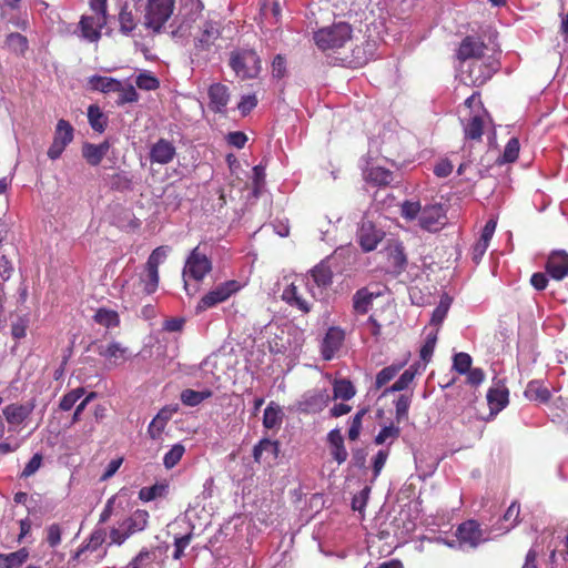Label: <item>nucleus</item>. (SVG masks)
Wrapping results in <instances>:
<instances>
[{"label":"nucleus","mask_w":568,"mask_h":568,"mask_svg":"<svg viewBox=\"0 0 568 568\" xmlns=\"http://www.w3.org/2000/svg\"><path fill=\"white\" fill-rule=\"evenodd\" d=\"M372 52L366 49V47L363 45H355L352 49L351 58L344 57V60H347L348 63L353 64L354 67H363V64H366L367 61L371 58Z\"/></svg>","instance_id":"50"},{"label":"nucleus","mask_w":568,"mask_h":568,"mask_svg":"<svg viewBox=\"0 0 568 568\" xmlns=\"http://www.w3.org/2000/svg\"><path fill=\"white\" fill-rule=\"evenodd\" d=\"M345 341V333L341 327H328L321 345V353L324 361H332Z\"/></svg>","instance_id":"13"},{"label":"nucleus","mask_w":568,"mask_h":568,"mask_svg":"<svg viewBox=\"0 0 568 568\" xmlns=\"http://www.w3.org/2000/svg\"><path fill=\"white\" fill-rule=\"evenodd\" d=\"M150 518V514L145 509H136L130 517L122 520V528L126 529L128 538L135 531L144 530Z\"/></svg>","instance_id":"25"},{"label":"nucleus","mask_w":568,"mask_h":568,"mask_svg":"<svg viewBox=\"0 0 568 568\" xmlns=\"http://www.w3.org/2000/svg\"><path fill=\"white\" fill-rule=\"evenodd\" d=\"M438 338V329L433 331L432 333H428L420 349H419V357L424 362H429L432 358V355L434 353V348L436 346V342Z\"/></svg>","instance_id":"51"},{"label":"nucleus","mask_w":568,"mask_h":568,"mask_svg":"<svg viewBox=\"0 0 568 568\" xmlns=\"http://www.w3.org/2000/svg\"><path fill=\"white\" fill-rule=\"evenodd\" d=\"M176 148L165 138H160L150 149L149 159L151 162L169 163L174 159Z\"/></svg>","instance_id":"17"},{"label":"nucleus","mask_w":568,"mask_h":568,"mask_svg":"<svg viewBox=\"0 0 568 568\" xmlns=\"http://www.w3.org/2000/svg\"><path fill=\"white\" fill-rule=\"evenodd\" d=\"M210 108L215 112H224L230 102V89L223 83H213L209 89Z\"/></svg>","instance_id":"20"},{"label":"nucleus","mask_w":568,"mask_h":568,"mask_svg":"<svg viewBox=\"0 0 568 568\" xmlns=\"http://www.w3.org/2000/svg\"><path fill=\"white\" fill-rule=\"evenodd\" d=\"M135 84L141 90H156L160 87V81L150 72H142L136 77Z\"/></svg>","instance_id":"57"},{"label":"nucleus","mask_w":568,"mask_h":568,"mask_svg":"<svg viewBox=\"0 0 568 568\" xmlns=\"http://www.w3.org/2000/svg\"><path fill=\"white\" fill-rule=\"evenodd\" d=\"M383 239V233L377 231L372 222H364L359 227L358 242L363 251H373Z\"/></svg>","instance_id":"21"},{"label":"nucleus","mask_w":568,"mask_h":568,"mask_svg":"<svg viewBox=\"0 0 568 568\" xmlns=\"http://www.w3.org/2000/svg\"><path fill=\"white\" fill-rule=\"evenodd\" d=\"M88 120L91 128L97 132H104L109 124L106 114L103 113L98 104H90L88 109Z\"/></svg>","instance_id":"35"},{"label":"nucleus","mask_w":568,"mask_h":568,"mask_svg":"<svg viewBox=\"0 0 568 568\" xmlns=\"http://www.w3.org/2000/svg\"><path fill=\"white\" fill-rule=\"evenodd\" d=\"M374 297L375 295L368 288L357 290L353 295L354 312L356 314H366L373 304Z\"/></svg>","instance_id":"30"},{"label":"nucleus","mask_w":568,"mask_h":568,"mask_svg":"<svg viewBox=\"0 0 568 568\" xmlns=\"http://www.w3.org/2000/svg\"><path fill=\"white\" fill-rule=\"evenodd\" d=\"M334 398L351 399L356 394V388L347 378H339L333 385Z\"/></svg>","instance_id":"43"},{"label":"nucleus","mask_w":568,"mask_h":568,"mask_svg":"<svg viewBox=\"0 0 568 568\" xmlns=\"http://www.w3.org/2000/svg\"><path fill=\"white\" fill-rule=\"evenodd\" d=\"M331 399L329 392L327 388H313L302 395L300 400L294 405L295 409L305 415L311 413H321L326 408Z\"/></svg>","instance_id":"7"},{"label":"nucleus","mask_w":568,"mask_h":568,"mask_svg":"<svg viewBox=\"0 0 568 568\" xmlns=\"http://www.w3.org/2000/svg\"><path fill=\"white\" fill-rule=\"evenodd\" d=\"M486 398L490 418H494L501 409L506 408L509 402V388L503 381L495 382L493 387L488 388Z\"/></svg>","instance_id":"12"},{"label":"nucleus","mask_w":568,"mask_h":568,"mask_svg":"<svg viewBox=\"0 0 568 568\" xmlns=\"http://www.w3.org/2000/svg\"><path fill=\"white\" fill-rule=\"evenodd\" d=\"M106 537V532L104 529H95L92 531L88 542L80 547L78 554H81V551L85 550H98L99 547H101L102 544H104Z\"/></svg>","instance_id":"56"},{"label":"nucleus","mask_w":568,"mask_h":568,"mask_svg":"<svg viewBox=\"0 0 568 568\" xmlns=\"http://www.w3.org/2000/svg\"><path fill=\"white\" fill-rule=\"evenodd\" d=\"M103 19L95 16H82L78 23L80 37L88 41H99L102 37Z\"/></svg>","instance_id":"16"},{"label":"nucleus","mask_w":568,"mask_h":568,"mask_svg":"<svg viewBox=\"0 0 568 568\" xmlns=\"http://www.w3.org/2000/svg\"><path fill=\"white\" fill-rule=\"evenodd\" d=\"M192 538H193V534H185L184 536L174 538L173 558L175 560H180V558H182L184 550L186 547H189Z\"/></svg>","instance_id":"63"},{"label":"nucleus","mask_w":568,"mask_h":568,"mask_svg":"<svg viewBox=\"0 0 568 568\" xmlns=\"http://www.w3.org/2000/svg\"><path fill=\"white\" fill-rule=\"evenodd\" d=\"M450 297L445 295L440 297L438 305L434 308L430 316V324L436 325V328H438V325L443 324L444 320L446 318L450 310Z\"/></svg>","instance_id":"44"},{"label":"nucleus","mask_w":568,"mask_h":568,"mask_svg":"<svg viewBox=\"0 0 568 568\" xmlns=\"http://www.w3.org/2000/svg\"><path fill=\"white\" fill-rule=\"evenodd\" d=\"M92 90L111 92L120 90L121 80L112 79V77L92 75L89 79Z\"/></svg>","instance_id":"37"},{"label":"nucleus","mask_w":568,"mask_h":568,"mask_svg":"<svg viewBox=\"0 0 568 568\" xmlns=\"http://www.w3.org/2000/svg\"><path fill=\"white\" fill-rule=\"evenodd\" d=\"M351 39L352 28L346 22L324 27L314 33V41L323 51H336L338 48L345 47Z\"/></svg>","instance_id":"2"},{"label":"nucleus","mask_w":568,"mask_h":568,"mask_svg":"<svg viewBox=\"0 0 568 568\" xmlns=\"http://www.w3.org/2000/svg\"><path fill=\"white\" fill-rule=\"evenodd\" d=\"M159 271L149 256L145 264V273L142 276L144 292H146V294H152V292H155L159 287Z\"/></svg>","instance_id":"33"},{"label":"nucleus","mask_w":568,"mask_h":568,"mask_svg":"<svg viewBox=\"0 0 568 568\" xmlns=\"http://www.w3.org/2000/svg\"><path fill=\"white\" fill-rule=\"evenodd\" d=\"M389 262L397 273L404 271L407 266V257L403 248H395L389 254Z\"/></svg>","instance_id":"60"},{"label":"nucleus","mask_w":568,"mask_h":568,"mask_svg":"<svg viewBox=\"0 0 568 568\" xmlns=\"http://www.w3.org/2000/svg\"><path fill=\"white\" fill-rule=\"evenodd\" d=\"M545 271L552 280H565L568 276V252L552 250L545 262Z\"/></svg>","instance_id":"11"},{"label":"nucleus","mask_w":568,"mask_h":568,"mask_svg":"<svg viewBox=\"0 0 568 568\" xmlns=\"http://www.w3.org/2000/svg\"><path fill=\"white\" fill-rule=\"evenodd\" d=\"M473 365V357L468 353H457L453 358V368L464 375L467 374Z\"/></svg>","instance_id":"55"},{"label":"nucleus","mask_w":568,"mask_h":568,"mask_svg":"<svg viewBox=\"0 0 568 568\" xmlns=\"http://www.w3.org/2000/svg\"><path fill=\"white\" fill-rule=\"evenodd\" d=\"M364 179L372 185L387 186L394 182V173L390 169L382 166H371L364 170Z\"/></svg>","instance_id":"23"},{"label":"nucleus","mask_w":568,"mask_h":568,"mask_svg":"<svg viewBox=\"0 0 568 568\" xmlns=\"http://www.w3.org/2000/svg\"><path fill=\"white\" fill-rule=\"evenodd\" d=\"M484 119L480 114L471 116L468 123L465 124V138L480 141L484 132Z\"/></svg>","instance_id":"42"},{"label":"nucleus","mask_w":568,"mask_h":568,"mask_svg":"<svg viewBox=\"0 0 568 568\" xmlns=\"http://www.w3.org/2000/svg\"><path fill=\"white\" fill-rule=\"evenodd\" d=\"M242 285L236 280H229L227 282L220 283V285L215 286L214 290L209 291L202 296L195 307L196 313L206 311V308L214 307V305L224 303L235 294V292L240 291Z\"/></svg>","instance_id":"5"},{"label":"nucleus","mask_w":568,"mask_h":568,"mask_svg":"<svg viewBox=\"0 0 568 568\" xmlns=\"http://www.w3.org/2000/svg\"><path fill=\"white\" fill-rule=\"evenodd\" d=\"M287 74V65L286 60L282 53H277L272 62V77L277 78L281 80V78L286 77Z\"/></svg>","instance_id":"62"},{"label":"nucleus","mask_w":568,"mask_h":568,"mask_svg":"<svg viewBox=\"0 0 568 568\" xmlns=\"http://www.w3.org/2000/svg\"><path fill=\"white\" fill-rule=\"evenodd\" d=\"M110 187L119 192H125V190H132L133 180L125 171L114 172L110 175Z\"/></svg>","instance_id":"46"},{"label":"nucleus","mask_w":568,"mask_h":568,"mask_svg":"<svg viewBox=\"0 0 568 568\" xmlns=\"http://www.w3.org/2000/svg\"><path fill=\"white\" fill-rule=\"evenodd\" d=\"M185 453V446L182 443H176L171 446L169 452L165 453L163 457V465L166 469H172V467L176 466L181 458Z\"/></svg>","instance_id":"48"},{"label":"nucleus","mask_w":568,"mask_h":568,"mask_svg":"<svg viewBox=\"0 0 568 568\" xmlns=\"http://www.w3.org/2000/svg\"><path fill=\"white\" fill-rule=\"evenodd\" d=\"M402 367L403 364H392L390 366L381 368V371L376 374L375 387L382 388V386L387 385L390 379L398 375Z\"/></svg>","instance_id":"47"},{"label":"nucleus","mask_w":568,"mask_h":568,"mask_svg":"<svg viewBox=\"0 0 568 568\" xmlns=\"http://www.w3.org/2000/svg\"><path fill=\"white\" fill-rule=\"evenodd\" d=\"M311 275L315 284L320 287H327L333 283L334 273L326 260H322V262L317 263V265L311 270Z\"/></svg>","instance_id":"27"},{"label":"nucleus","mask_w":568,"mask_h":568,"mask_svg":"<svg viewBox=\"0 0 568 568\" xmlns=\"http://www.w3.org/2000/svg\"><path fill=\"white\" fill-rule=\"evenodd\" d=\"M176 408L163 407L158 412L155 417L148 425V434L152 439H159L161 437L168 422L172 418Z\"/></svg>","instance_id":"24"},{"label":"nucleus","mask_w":568,"mask_h":568,"mask_svg":"<svg viewBox=\"0 0 568 568\" xmlns=\"http://www.w3.org/2000/svg\"><path fill=\"white\" fill-rule=\"evenodd\" d=\"M524 394L528 399H535L536 402L547 403L551 397L550 390L540 381L528 382Z\"/></svg>","instance_id":"29"},{"label":"nucleus","mask_w":568,"mask_h":568,"mask_svg":"<svg viewBox=\"0 0 568 568\" xmlns=\"http://www.w3.org/2000/svg\"><path fill=\"white\" fill-rule=\"evenodd\" d=\"M416 374L417 371L413 366L406 368L393 385L384 389L383 395H389V393L393 392H403V389H407L410 383L414 382Z\"/></svg>","instance_id":"36"},{"label":"nucleus","mask_w":568,"mask_h":568,"mask_svg":"<svg viewBox=\"0 0 568 568\" xmlns=\"http://www.w3.org/2000/svg\"><path fill=\"white\" fill-rule=\"evenodd\" d=\"M213 395L212 390H193V388H185L181 392V402L187 406H196L204 399L210 398Z\"/></svg>","instance_id":"40"},{"label":"nucleus","mask_w":568,"mask_h":568,"mask_svg":"<svg viewBox=\"0 0 568 568\" xmlns=\"http://www.w3.org/2000/svg\"><path fill=\"white\" fill-rule=\"evenodd\" d=\"M220 33L221 31L219 27L212 24V22H205L201 34L196 39L195 45L202 50H205V48H210L211 44H213L215 40L219 39Z\"/></svg>","instance_id":"32"},{"label":"nucleus","mask_w":568,"mask_h":568,"mask_svg":"<svg viewBox=\"0 0 568 568\" xmlns=\"http://www.w3.org/2000/svg\"><path fill=\"white\" fill-rule=\"evenodd\" d=\"M156 558L154 552L150 550H141L140 554L130 562V568H154L153 564Z\"/></svg>","instance_id":"54"},{"label":"nucleus","mask_w":568,"mask_h":568,"mask_svg":"<svg viewBox=\"0 0 568 568\" xmlns=\"http://www.w3.org/2000/svg\"><path fill=\"white\" fill-rule=\"evenodd\" d=\"M34 402L28 404H10L2 409V414L10 425H21L29 418L34 409Z\"/></svg>","instance_id":"18"},{"label":"nucleus","mask_w":568,"mask_h":568,"mask_svg":"<svg viewBox=\"0 0 568 568\" xmlns=\"http://www.w3.org/2000/svg\"><path fill=\"white\" fill-rule=\"evenodd\" d=\"M456 536L460 545L476 548L485 540L484 531L478 520L469 519L459 524L456 529Z\"/></svg>","instance_id":"9"},{"label":"nucleus","mask_w":568,"mask_h":568,"mask_svg":"<svg viewBox=\"0 0 568 568\" xmlns=\"http://www.w3.org/2000/svg\"><path fill=\"white\" fill-rule=\"evenodd\" d=\"M84 393L85 390L83 387H77L70 392H67V394L62 396L59 403L60 409H62L63 412H69V409L73 408L75 403L79 402V399L81 398V396L84 395Z\"/></svg>","instance_id":"52"},{"label":"nucleus","mask_w":568,"mask_h":568,"mask_svg":"<svg viewBox=\"0 0 568 568\" xmlns=\"http://www.w3.org/2000/svg\"><path fill=\"white\" fill-rule=\"evenodd\" d=\"M282 298L285 303L300 308L302 312H310L312 308L307 300L301 295L298 286L294 285V283L283 290Z\"/></svg>","instance_id":"26"},{"label":"nucleus","mask_w":568,"mask_h":568,"mask_svg":"<svg viewBox=\"0 0 568 568\" xmlns=\"http://www.w3.org/2000/svg\"><path fill=\"white\" fill-rule=\"evenodd\" d=\"M489 50L483 39L476 36H466L459 43L456 51V57L460 61H475L478 57H486V51Z\"/></svg>","instance_id":"10"},{"label":"nucleus","mask_w":568,"mask_h":568,"mask_svg":"<svg viewBox=\"0 0 568 568\" xmlns=\"http://www.w3.org/2000/svg\"><path fill=\"white\" fill-rule=\"evenodd\" d=\"M445 220L446 211L442 204L426 205L420 211L419 225L425 230H438Z\"/></svg>","instance_id":"14"},{"label":"nucleus","mask_w":568,"mask_h":568,"mask_svg":"<svg viewBox=\"0 0 568 568\" xmlns=\"http://www.w3.org/2000/svg\"><path fill=\"white\" fill-rule=\"evenodd\" d=\"M175 0H148L144 7L142 26L149 32L161 33L164 24L174 12Z\"/></svg>","instance_id":"1"},{"label":"nucleus","mask_w":568,"mask_h":568,"mask_svg":"<svg viewBox=\"0 0 568 568\" xmlns=\"http://www.w3.org/2000/svg\"><path fill=\"white\" fill-rule=\"evenodd\" d=\"M264 450L272 453L274 457L280 456V442L277 439L262 438L253 446V458L261 463Z\"/></svg>","instance_id":"31"},{"label":"nucleus","mask_w":568,"mask_h":568,"mask_svg":"<svg viewBox=\"0 0 568 568\" xmlns=\"http://www.w3.org/2000/svg\"><path fill=\"white\" fill-rule=\"evenodd\" d=\"M30 552L26 547L10 554H0V568H19L28 560Z\"/></svg>","instance_id":"28"},{"label":"nucleus","mask_w":568,"mask_h":568,"mask_svg":"<svg viewBox=\"0 0 568 568\" xmlns=\"http://www.w3.org/2000/svg\"><path fill=\"white\" fill-rule=\"evenodd\" d=\"M400 435V426L390 424L383 426L374 438L375 444H384L387 439H397Z\"/></svg>","instance_id":"53"},{"label":"nucleus","mask_w":568,"mask_h":568,"mask_svg":"<svg viewBox=\"0 0 568 568\" xmlns=\"http://www.w3.org/2000/svg\"><path fill=\"white\" fill-rule=\"evenodd\" d=\"M326 442L333 459H335L337 464L345 463V460H347L348 452L345 447V439L339 428H333V430L328 432Z\"/></svg>","instance_id":"19"},{"label":"nucleus","mask_w":568,"mask_h":568,"mask_svg":"<svg viewBox=\"0 0 568 568\" xmlns=\"http://www.w3.org/2000/svg\"><path fill=\"white\" fill-rule=\"evenodd\" d=\"M111 144L108 140L103 141L100 144L94 143H83L81 153L90 165H99L102 159L108 154Z\"/></svg>","instance_id":"22"},{"label":"nucleus","mask_w":568,"mask_h":568,"mask_svg":"<svg viewBox=\"0 0 568 568\" xmlns=\"http://www.w3.org/2000/svg\"><path fill=\"white\" fill-rule=\"evenodd\" d=\"M520 142L518 138H510L505 145L501 156L497 160L499 163L515 162L519 156Z\"/></svg>","instance_id":"49"},{"label":"nucleus","mask_w":568,"mask_h":568,"mask_svg":"<svg viewBox=\"0 0 568 568\" xmlns=\"http://www.w3.org/2000/svg\"><path fill=\"white\" fill-rule=\"evenodd\" d=\"M74 138V128L67 120H59L55 125L53 140L48 149V156L54 159L61 158L65 148Z\"/></svg>","instance_id":"8"},{"label":"nucleus","mask_w":568,"mask_h":568,"mask_svg":"<svg viewBox=\"0 0 568 568\" xmlns=\"http://www.w3.org/2000/svg\"><path fill=\"white\" fill-rule=\"evenodd\" d=\"M119 21H120V31L122 33H131L133 32L134 28H136V18L132 11V9H129L128 4H124L119 13Z\"/></svg>","instance_id":"45"},{"label":"nucleus","mask_w":568,"mask_h":568,"mask_svg":"<svg viewBox=\"0 0 568 568\" xmlns=\"http://www.w3.org/2000/svg\"><path fill=\"white\" fill-rule=\"evenodd\" d=\"M283 423V414L281 407L275 405L274 402H271L268 406L265 408L262 424L267 429H275V427L282 426Z\"/></svg>","instance_id":"34"},{"label":"nucleus","mask_w":568,"mask_h":568,"mask_svg":"<svg viewBox=\"0 0 568 568\" xmlns=\"http://www.w3.org/2000/svg\"><path fill=\"white\" fill-rule=\"evenodd\" d=\"M498 62L491 57H477L474 62H469L466 70H463L462 79L465 84L471 87H483L496 73Z\"/></svg>","instance_id":"3"},{"label":"nucleus","mask_w":568,"mask_h":568,"mask_svg":"<svg viewBox=\"0 0 568 568\" xmlns=\"http://www.w3.org/2000/svg\"><path fill=\"white\" fill-rule=\"evenodd\" d=\"M29 320L27 317H18L11 325V335L13 338H23L27 335Z\"/></svg>","instance_id":"64"},{"label":"nucleus","mask_w":568,"mask_h":568,"mask_svg":"<svg viewBox=\"0 0 568 568\" xmlns=\"http://www.w3.org/2000/svg\"><path fill=\"white\" fill-rule=\"evenodd\" d=\"M412 404V394H402L395 400V419L397 423L407 422Z\"/></svg>","instance_id":"41"},{"label":"nucleus","mask_w":568,"mask_h":568,"mask_svg":"<svg viewBox=\"0 0 568 568\" xmlns=\"http://www.w3.org/2000/svg\"><path fill=\"white\" fill-rule=\"evenodd\" d=\"M43 465V455L41 453H36L31 459L26 464L24 468L22 469L20 477H30L33 476V474L37 473V470L41 469Z\"/></svg>","instance_id":"59"},{"label":"nucleus","mask_w":568,"mask_h":568,"mask_svg":"<svg viewBox=\"0 0 568 568\" xmlns=\"http://www.w3.org/2000/svg\"><path fill=\"white\" fill-rule=\"evenodd\" d=\"M230 65L237 74L243 78H255L261 70V60L255 50H240L232 52Z\"/></svg>","instance_id":"4"},{"label":"nucleus","mask_w":568,"mask_h":568,"mask_svg":"<svg viewBox=\"0 0 568 568\" xmlns=\"http://www.w3.org/2000/svg\"><path fill=\"white\" fill-rule=\"evenodd\" d=\"M94 321L104 327H118L121 324L118 311L99 307L94 315Z\"/></svg>","instance_id":"39"},{"label":"nucleus","mask_w":568,"mask_h":568,"mask_svg":"<svg viewBox=\"0 0 568 568\" xmlns=\"http://www.w3.org/2000/svg\"><path fill=\"white\" fill-rule=\"evenodd\" d=\"M169 493L168 483H155L153 486H144L139 490V497L144 503H150V500H154L158 497H165Z\"/></svg>","instance_id":"38"},{"label":"nucleus","mask_w":568,"mask_h":568,"mask_svg":"<svg viewBox=\"0 0 568 568\" xmlns=\"http://www.w3.org/2000/svg\"><path fill=\"white\" fill-rule=\"evenodd\" d=\"M7 43L13 50H19L21 53L28 49V39L20 32L9 33L7 37Z\"/></svg>","instance_id":"61"},{"label":"nucleus","mask_w":568,"mask_h":568,"mask_svg":"<svg viewBox=\"0 0 568 568\" xmlns=\"http://www.w3.org/2000/svg\"><path fill=\"white\" fill-rule=\"evenodd\" d=\"M97 351L99 355L103 356V358H105L110 365H114V367H116V365H123L131 356L129 347L116 343V341H112L105 346H99Z\"/></svg>","instance_id":"15"},{"label":"nucleus","mask_w":568,"mask_h":568,"mask_svg":"<svg viewBox=\"0 0 568 568\" xmlns=\"http://www.w3.org/2000/svg\"><path fill=\"white\" fill-rule=\"evenodd\" d=\"M212 268L213 265L210 256L202 251L201 245H197L191 251L186 258L183 275L184 277H192V280L195 281H202L206 274L211 273Z\"/></svg>","instance_id":"6"},{"label":"nucleus","mask_w":568,"mask_h":568,"mask_svg":"<svg viewBox=\"0 0 568 568\" xmlns=\"http://www.w3.org/2000/svg\"><path fill=\"white\" fill-rule=\"evenodd\" d=\"M119 93L118 103L119 104H125V103H134V101H138L139 94L134 85L124 87V84L121 82L120 90H116Z\"/></svg>","instance_id":"58"}]
</instances>
